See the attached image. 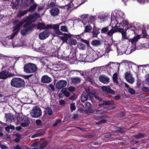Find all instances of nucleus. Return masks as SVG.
Returning <instances> with one entry per match:
<instances>
[{
	"instance_id": "obj_1",
	"label": "nucleus",
	"mask_w": 149,
	"mask_h": 149,
	"mask_svg": "<svg viewBox=\"0 0 149 149\" xmlns=\"http://www.w3.org/2000/svg\"><path fill=\"white\" fill-rule=\"evenodd\" d=\"M10 85L11 86L16 88H21L24 86L25 82L22 78L15 77L11 80Z\"/></svg>"
},
{
	"instance_id": "obj_2",
	"label": "nucleus",
	"mask_w": 149,
	"mask_h": 149,
	"mask_svg": "<svg viewBox=\"0 0 149 149\" xmlns=\"http://www.w3.org/2000/svg\"><path fill=\"white\" fill-rule=\"evenodd\" d=\"M24 72L27 73H31L36 72L38 70L37 65L35 64L29 63L26 64L24 67Z\"/></svg>"
},
{
	"instance_id": "obj_3",
	"label": "nucleus",
	"mask_w": 149,
	"mask_h": 149,
	"mask_svg": "<svg viewBox=\"0 0 149 149\" xmlns=\"http://www.w3.org/2000/svg\"><path fill=\"white\" fill-rule=\"evenodd\" d=\"M24 22L25 23L24 25V28L21 31V33L22 35L27 34L29 31L32 30L36 26V24L27 22V20L25 21Z\"/></svg>"
},
{
	"instance_id": "obj_4",
	"label": "nucleus",
	"mask_w": 149,
	"mask_h": 149,
	"mask_svg": "<svg viewBox=\"0 0 149 149\" xmlns=\"http://www.w3.org/2000/svg\"><path fill=\"white\" fill-rule=\"evenodd\" d=\"M13 24L15 25L13 27V30L14 32L12 35L10 37V39L11 40L13 39L15 36L16 35L20 29V28L22 26L23 24V22L19 21L18 20H16L13 22Z\"/></svg>"
},
{
	"instance_id": "obj_5",
	"label": "nucleus",
	"mask_w": 149,
	"mask_h": 149,
	"mask_svg": "<svg viewBox=\"0 0 149 149\" xmlns=\"http://www.w3.org/2000/svg\"><path fill=\"white\" fill-rule=\"evenodd\" d=\"M42 112L40 108L37 106L33 107L30 113L31 117L33 118L40 117L42 116Z\"/></svg>"
},
{
	"instance_id": "obj_6",
	"label": "nucleus",
	"mask_w": 149,
	"mask_h": 149,
	"mask_svg": "<svg viewBox=\"0 0 149 149\" xmlns=\"http://www.w3.org/2000/svg\"><path fill=\"white\" fill-rule=\"evenodd\" d=\"M40 15L38 13H36L33 15H30L28 17H24L22 19V20L20 22H23V24L24 23L25 21H27V22L32 23L33 22H34L36 20L37 18L40 17Z\"/></svg>"
},
{
	"instance_id": "obj_7",
	"label": "nucleus",
	"mask_w": 149,
	"mask_h": 149,
	"mask_svg": "<svg viewBox=\"0 0 149 149\" xmlns=\"http://www.w3.org/2000/svg\"><path fill=\"white\" fill-rule=\"evenodd\" d=\"M124 76L126 81L130 84H132L134 82V79L130 71L126 72L124 73Z\"/></svg>"
},
{
	"instance_id": "obj_8",
	"label": "nucleus",
	"mask_w": 149,
	"mask_h": 149,
	"mask_svg": "<svg viewBox=\"0 0 149 149\" xmlns=\"http://www.w3.org/2000/svg\"><path fill=\"white\" fill-rule=\"evenodd\" d=\"M47 27L48 29H53L55 33L58 35H62L63 34V33L59 30V24H47Z\"/></svg>"
},
{
	"instance_id": "obj_9",
	"label": "nucleus",
	"mask_w": 149,
	"mask_h": 149,
	"mask_svg": "<svg viewBox=\"0 0 149 149\" xmlns=\"http://www.w3.org/2000/svg\"><path fill=\"white\" fill-rule=\"evenodd\" d=\"M15 76L14 74L6 70L0 72V79H5L8 77H13Z\"/></svg>"
},
{
	"instance_id": "obj_10",
	"label": "nucleus",
	"mask_w": 149,
	"mask_h": 149,
	"mask_svg": "<svg viewBox=\"0 0 149 149\" xmlns=\"http://www.w3.org/2000/svg\"><path fill=\"white\" fill-rule=\"evenodd\" d=\"M67 84V82L65 80H61L58 81L56 84V88L58 89H65L64 88Z\"/></svg>"
},
{
	"instance_id": "obj_11",
	"label": "nucleus",
	"mask_w": 149,
	"mask_h": 149,
	"mask_svg": "<svg viewBox=\"0 0 149 149\" xmlns=\"http://www.w3.org/2000/svg\"><path fill=\"white\" fill-rule=\"evenodd\" d=\"M67 58L70 61H73L76 60V52L74 49H71L70 53Z\"/></svg>"
},
{
	"instance_id": "obj_12",
	"label": "nucleus",
	"mask_w": 149,
	"mask_h": 149,
	"mask_svg": "<svg viewBox=\"0 0 149 149\" xmlns=\"http://www.w3.org/2000/svg\"><path fill=\"white\" fill-rule=\"evenodd\" d=\"M50 31L46 30L40 33L39 34V38L40 39L44 40L47 38L49 36Z\"/></svg>"
},
{
	"instance_id": "obj_13",
	"label": "nucleus",
	"mask_w": 149,
	"mask_h": 149,
	"mask_svg": "<svg viewBox=\"0 0 149 149\" xmlns=\"http://www.w3.org/2000/svg\"><path fill=\"white\" fill-rule=\"evenodd\" d=\"M49 11L51 15L53 17L58 15L60 12L59 9L56 7L52 8Z\"/></svg>"
},
{
	"instance_id": "obj_14",
	"label": "nucleus",
	"mask_w": 149,
	"mask_h": 149,
	"mask_svg": "<svg viewBox=\"0 0 149 149\" xmlns=\"http://www.w3.org/2000/svg\"><path fill=\"white\" fill-rule=\"evenodd\" d=\"M102 90L104 92H107L108 93L112 95H115V92L112 90L109 86H103L102 87Z\"/></svg>"
},
{
	"instance_id": "obj_15",
	"label": "nucleus",
	"mask_w": 149,
	"mask_h": 149,
	"mask_svg": "<svg viewBox=\"0 0 149 149\" xmlns=\"http://www.w3.org/2000/svg\"><path fill=\"white\" fill-rule=\"evenodd\" d=\"M100 81L104 84H107L109 82V79L106 76L102 75L99 77Z\"/></svg>"
},
{
	"instance_id": "obj_16",
	"label": "nucleus",
	"mask_w": 149,
	"mask_h": 149,
	"mask_svg": "<svg viewBox=\"0 0 149 149\" xmlns=\"http://www.w3.org/2000/svg\"><path fill=\"white\" fill-rule=\"evenodd\" d=\"M62 35H63V36L61 37V39L64 42H67L68 40L71 37V35L70 34L66 33H63Z\"/></svg>"
},
{
	"instance_id": "obj_17",
	"label": "nucleus",
	"mask_w": 149,
	"mask_h": 149,
	"mask_svg": "<svg viewBox=\"0 0 149 149\" xmlns=\"http://www.w3.org/2000/svg\"><path fill=\"white\" fill-rule=\"evenodd\" d=\"M5 117H6V121L8 120L10 122H14L15 120V116L11 113H9L6 115Z\"/></svg>"
},
{
	"instance_id": "obj_18",
	"label": "nucleus",
	"mask_w": 149,
	"mask_h": 149,
	"mask_svg": "<svg viewBox=\"0 0 149 149\" xmlns=\"http://www.w3.org/2000/svg\"><path fill=\"white\" fill-rule=\"evenodd\" d=\"M71 84H77L80 83L81 79L78 77H71L70 79Z\"/></svg>"
},
{
	"instance_id": "obj_19",
	"label": "nucleus",
	"mask_w": 149,
	"mask_h": 149,
	"mask_svg": "<svg viewBox=\"0 0 149 149\" xmlns=\"http://www.w3.org/2000/svg\"><path fill=\"white\" fill-rule=\"evenodd\" d=\"M51 81V78L46 75L43 76L41 78V81L42 83H48Z\"/></svg>"
},
{
	"instance_id": "obj_20",
	"label": "nucleus",
	"mask_w": 149,
	"mask_h": 149,
	"mask_svg": "<svg viewBox=\"0 0 149 149\" xmlns=\"http://www.w3.org/2000/svg\"><path fill=\"white\" fill-rule=\"evenodd\" d=\"M37 28L38 29L42 30L43 29H48L47 25H45V23L43 22H39L37 25Z\"/></svg>"
},
{
	"instance_id": "obj_21",
	"label": "nucleus",
	"mask_w": 149,
	"mask_h": 149,
	"mask_svg": "<svg viewBox=\"0 0 149 149\" xmlns=\"http://www.w3.org/2000/svg\"><path fill=\"white\" fill-rule=\"evenodd\" d=\"M29 120L26 118H23L22 119L21 125L24 127H27L29 125Z\"/></svg>"
},
{
	"instance_id": "obj_22",
	"label": "nucleus",
	"mask_w": 149,
	"mask_h": 149,
	"mask_svg": "<svg viewBox=\"0 0 149 149\" xmlns=\"http://www.w3.org/2000/svg\"><path fill=\"white\" fill-rule=\"evenodd\" d=\"M140 38L139 36H137L134 37L132 39H130L128 40L129 42H130L132 44L135 46L136 45V42Z\"/></svg>"
},
{
	"instance_id": "obj_23",
	"label": "nucleus",
	"mask_w": 149,
	"mask_h": 149,
	"mask_svg": "<svg viewBox=\"0 0 149 149\" xmlns=\"http://www.w3.org/2000/svg\"><path fill=\"white\" fill-rule=\"evenodd\" d=\"M124 27L123 28V29L120 32L121 33L122 35V40H123L126 39H128V38L127 37L126 30H124Z\"/></svg>"
},
{
	"instance_id": "obj_24",
	"label": "nucleus",
	"mask_w": 149,
	"mask_h": 149,
	"mask_svg": "<svg viewBox=\"0 0 149 149\" xmlns=\"http://www.w3.org/2000/svg\"><path fill=\"white\" fill-rule=\"evenodd\" d=\"M90 57H92V55H88L86 56V55H80L79 56V61H86L87 59L88 58Z\"/></svg>"
},
{
	"instance_id": "obj_25",
	"label": "nucleus",
	"mask_w": 149,
	"mask_h": 149,
	"mask_svg": "<svg viewBox=\"0 0 149 149\" xmlns=\"http://www.w3.org/2000/svg\"><path fill=\"white\" fill-rule=\"evenodd\" d=\"M67 43L70 45H75L77 44V42L76 40L70 38L68 40Z\"/></svg>"
},
{
	"instance_id": "obj_26",
	"label": "nucleus",
	"mask_w": 149,
	"mask_h": 149,
	"mask_svg": "<svg viewBox=\"0 0 149 149\" xmlns=\"http://www.w3.org/2000/svg\"><path fill=\"white\" fill-rule=\"evenodd\" d=\"M88 96L87 94L85 92H82L81 96V100L82 102H84L88 99Z\"/></svg>"
},
{
	"instance_id": "obj_27",
	"label": "nucleus",
	"mask_w": 149,
	"mask_h": 149,
	"mask_svg": "<svg viewBox=\"0 0 149 149\" xmlns=\"http://www.w3.org/2000/svg\"><path fill=\"white\" fill-rule=\"evenodd\" d=\"M87 94L88 97L91 99L93 97L95 98V96L97 95L96 92L94 90H92L91 91L88 93Z\"/></svg>"
},
{
	"instance_id": "obj_28",
	"label": "nucleus",
	"mask_w": 149,
	"mask_h": 149,
	"mask_svg": "<svg viewBox=\"0 0 149 149\" xmlns=\"http://www.w3.org/2000/svg\"><path fill=\"white\" fill-rule=\"evenodd\" d=\"M91 44L95 46H99L101 45V42L100 40H94L91 41Z\"/></svg>"
},
{
	"instance_id": "obj_29",
	"label": "nucleus",
	"mask_w": 149,
	"mask_h": 149,
	"mask_svg": "<svg viewBox=\"0 0 149 149\" xmlns=\"http://www.w3.org/2000/svg\"><path fill=\"white\" fill-rule=\"evenodd\" d=\"M125 86L126 88H128V92L130 94L134 95L135 94V91L133 89L130 88L129 86L127 83H125Z\"/></svg>"
},
{
	"instance_id": "obj_30",
	"label": "nucleus",
	"mask_w": 149,
	"mask_h": 149,
	"mask_svg": "<svg viewBox=\"0 0 149 149\" xmlns=\"http://www.w3.org/2000/svg\"><path fill=\"white\" fill-rule=\"evenodd\" d=\"M100 32L98 31L96 27H95L93 28V31L92 32L93 37H97V35Z\"/></svg>"
},
{
	"instance_id": "obj_31",
	"label": "nucleus",
	"mask_w": 149,
	"mask_h": 149,
	"mask_svg": "<svg viewBox=\"0 0 149 149\" xmlns=\"http://www.w3.org/2000/svg\"><path fill=\"white\" fill-rule=\"evenodd\" d=\"M122 29V28H118V26L116 25L114 26L111 29L114 33H115L116 32H120Z\"/></svg>"
},
{
	"instance_id": "obj_32",
	"label": "nucleus",
	"mask_w": 149,
	"mask_h": 149,
	"mask_svg": "<svg viewBox=\"0 0 149 149\" xmlns=\"http://www.w3.org/2000/svg\"><path fill=\"white\" fill-rule=\"evenodd\" d=\"M112 77L113 82L117 84L118 85L119 83L117 80V74L116 73H114L113 76Z\"/></svg>"
},
{
	"instance_id": "obj_33",
	"label": "nucleus",
	"mask_w": 149,
	"mask_h": 149,
	"mask_svg": "<svg viewBox=\"0 0 149 149\" xmlns=\"http://www.w3.org/2000/svg\"><path fill=\"white\" fill-rule=\"evenodd\" d=\"M92 30V27L90 25H87L85 27L84 31L85 33H90Z\"/></svg>"
},
{
	"instance_id": "obj_34",
	"label": "nucleus",
	"mask_w": 149,
	"mask_h": 149,
	"mask_svg": "<svg viewBox=\"0 0 149 149\" xmlns=\"http://www.w3.org/2000/svg\"><path fill=\"white\" fill-rule=\"evenodd\" d=\"M114 129L116 130L115 132H116L123 133L124 132V130L123 128L116 127H115Z\"/></svg>"
},
{
	"instance_id": "obj_35",
	"label": "nucleus",
	"mask_w": 149,
	"mask_h": 149,
	"mask_svg": "<svg viewBox=\"0 0 149 149\" xmlns=\"http://www.w3.org/2000/svg\"><path fill=\"white\" fill-rule=\"evenodd\" d=\"M104 105H112L114 104V101L113 100H107V101H104Z\"/></svg>"
},
{
	"instance_id": "obj_36",
	"label": "nucleus",
	"mask_w": 149,
	"mask_h": 149,
	"mask_svg": "<svg viewBox=\"0 0 149 149\" xmlns=\"http://www.w3.org/2000/svg\"><path fill=\"white\" fill-rule=\"evenodd\" d=\"M37 6V5L36 3H34L32 6H31L27 10L28 12L32 11H34Z\"/></svg>"
},
{
	"instance_id": "obj_37",
	"label": "nucleus",
	"mask_w": 149,
	"mask_h": 149,
	"mask_svg": "<svg viewBox=\"0 0 149 149\" xmlns=\"http://www.w3.org/2000/svg\"><path fill=\"white\" fill-rule=\"evenodd\" d=\"M69 2V4L66 5L64 7H67L66 9L68 10H72L73 9L72 8V3L70 1Z\"/></svg>"
},
{
	"instance_id": "obj_38",
	"label": "nucleus",
	"mask_w": 149,
	"mask_h": 149,
	"mask_svg": "<svg viewBox=\"0 0 149 149\" xmlns=\"http://www.w3.org/2000/svg\"><path fill=\"white\" fill-rule=\"evenodd\" d=\"M145 134L143 133H139L136 135L134 136V137L138 139H141L142 138L144 137Z\"/></svg>"
},
{
	"instance_id": "obj_39",
	"label": "nucleus",
	"mask_w": 149,
	"mask_h": 149,
	"mask_svg": "<svg viewBox=\"0 0 149 149\" xmlns=\"http://www.w3.org/2000/svg\"><path fill=\"white\" fill-rule=\"evenodd\" d=\"M128 22L126 20L124 19L123 21H122V23L119 26V27L120 28L124 26L126 27L127 25L128 24Z\"/></svg>"
},
{
	"instance_id": "obj_40",
	"label": "nucleus",
	"mask_w": 149,
	"mask_h": 149,
	"mask_svg": "<svg viewBox=\"0 0 149 149\" xmlns=\"http://www.w3.org/2000/svg\"><path fill=\"white\" fill-rule=\"evenodd\" d=\"M78 48L80 49L84 50L86 49V46L85 45L80 43L77 45Z\"/></svg>"
},
{
	"instance_id": "obj_41",
	"label": "nucleus",
	"mask_w": 149,
	"mask_h": 149,
	"mask_svg": "<svg viewBox=\"0 0 149 149\" xmlns=\"http://www.w3.org/2000/svg\"><path fill=\"white\" fill-rule=\"evenodd\" d=\"M97 54L98 57H101L104 54V53L103 50L100 49L97 51L96 53Z\"/></svg>"
},
{
	"instance_id": "obj_42",
	"label": "nucleus",
	"mask_w": 149,
	"mask_h": 149,
	"mask_svg": "<svg viewBox=\"0 0 149 149\" xmlns=\"http://www.w3.org/2000/svg\"><path fill=\"white\" fill-rule=\"evenodd\" d=\"M67 89H62L61 90V91L64 94V95L66 97H69L70 94L67 91Z\"/></svg>"
},
{
	"instance_id": "obj_43",
	"label": "nucleus",
	"mask_w": 149,
	"mask_h": 149,
	"mask_svg": "<svg viewBox=\"0 0 149 149\" xmlns=\"http://www.w3.org/2000/svg\"><path fill=\"white\" fill-rule=\"evenodd\" d=\"M27 12L28 11L27 10H26L25 11H19L18 13V16L19 17H20L23 16L24 15L26 14Z\"/></svg>"
},
{
	"instance_id": "obj_44",
	"label": "nucleus",
	"mask_w": 149,
	"mask_h": 149,
	"mask_svg": "<svg viewBox=\"0 0 149 149\" xmlns=\"http://www.w3.org/2000/svg\"><path fill=\"white\" fill-rule=\"evenodd\" d=\"M123 18L121 17H118L116 19V20L117 24H119L120 25L122 23V21H123Z\"/></svg>"
},
{
	"instance_id": "obj_45",
	"label": "nucleus",
	"mask_w": 149,
	"mask_h": 149,
	"mask_svg": "<svg viewBox=\"0 0 149 149\" xmlns=\"http://www.w3.org/2000/svg\"><path fill=\"white\" fill-rule=\"evenodd\" d=\"M44 134V133L42 132H39L36 134H34L32 135L31 137L32 138L37 137L39 136H41Z\"/></svg>"
},
{
	"instance_id": "obj_46",
	"label": "nucleus",
	"mask_w": 149,
	"mask_h": 149,
	"mask_svg": "<svg viewBox=\"0 0 149 149\" xmlns=\"http://www.w3.org/2000/svg\"><path fill=\"white\" fill-rule=\"evenodd\" d=\"M46 111L49 116H51L52 114V111L50 107H48L46 109Z\"/></svg>"
},
{
	"instance_id": "obj_47",
	"label": "nucleus",
	"mask_w": 149,
	"mask_h": 149,
	"mask_svg": "<svg viewBox=\"0 0 149 149\" xmlns=\"http://www.w3.org/2000/svg\"><path fill=\"white\" fill-rule=\"evenodd\" d=\"M109 30V29L108 26L103 28L101 30V33H107Z\"/></svg>"
},
{
	"instance_id": "obj_48",
	"label": "nucleus",
	"mask_w": 149,
	"mask_h": 149,
	"mask_svg": "<svg viewBox=\"0 0 149 149\" xmlns=\"http://www.w3.org/2000/svg\"><path fill=\"white\" fill-rule=\"evenodd\" d=\"M47 142H44L42 143L40 145V149H43L47 146Z\"/></svg>"
},
{
	"instance_id": "obj_49",
	"label": "nucleus",
	"mask_w": 149,
	"mask_h": 149,
	"mask_svg": "<svg viewBox=\"0 0 149 149\" xmlns=\"http://www.w3.org/2000/svg\"><path fill=\"white\" fill-rule=\"evenodd\" d=\"M145 80L146 82V84L149 85V74H147L145 77Z\"/></svg>"
},
{
	"instance_id": "obj_50",
	"label": "nucleus",
	"mask_w": 149,
	"mask_h": 149,
	"mask_svg": "<svg viewBox=\"0 0 149 149\" xmlns=\"http://www.w3.org/2000/svg\"><path fill=\"white\" fill-rule=\"evenodd\" d=\"M97 69L95 68H93L91 70L90 72L91 73V76L94 75L97 72Z\"/></svg>"
},
{
	"instance_id": "obj_51",
	"label": "nucleus",
	"mask_w": 149,
	"mask_h": 149,
	"mask_svg": "<svg viewBox=\"0 0 149 149\" xmlns=\"http://www.w3.org/2000/svg\"><path fill=\"white\" fill-rule=\"evenodd\" d=\"M114 33H115L113 32V31L111 29L110 30H109V31L108 30L107 33V35L111 37L112 39L113 35Z\"/></svg>"
},
{
	"instance_id": "obj_52",
	"label": "nucleus",
	"mask_w": 149,
	"mask_h": 149,
	"mask_svg": "<svg viewBox=\"0 0 149 149\" xmlns=\"http://www.w3.org/2000/svg\"><path fill=\"white\" fill-rule=\"evenodd\" d=\"M84 111L86 114L89 113H93V110L91 109V108H88L87 109L84 110Z\"/></svg>"
},
{
	"instance_id": "obj_53",
	"label": "nucleus",
	"mask_w": 149,
	"mask_h": 149,
	"mask_svg": "<svg viewBox=\"0 0 149 149\" xmlns=\"http://www.w3.org/2000/svg\"><path fill=\"white\" fill-rule=\"evenodd\" d=\"M70 109L72 112L76 109L75 103H71L70 104Z\"/></svg>"
},
{
	"instance_id": "obj_54",
	"label": "nucleus",
	"mask_w": 149,
	"mask_h": 149,
	"mask_svg": "<svg viewBox=\"0 0 149 149\" xmlns=\"http://www.w3.org/2000/svg\"><path fill=\"white\" fill-rule=\"evenodd\" d=\"M72 71L78 72L79 73H80V74L81 76H83L84 77V78L85 77V76L84 74V72L83 71L78 70H73Z\"/></svg>"
},
{
	"instance_id": "obj_55",
	"label": "nucleus",
	"mask_w": 149,
	"mask_h": 149,
	"mask_svg": "<svg viewBox=\"0 0 149 149\" xmlns=\"http://www.w3.org/2000/svg\"><path fill=\"white\" fill-rule=\"evenodd\" d=\"M106 121V120L104 119H101V120L100 119L99 122H96V124L97 125H99L102 123H105Z\"/></svg>"
},
{
	"instance_id": "obj_56",
	"label": "nucleus",
	"mask_w": 149,
	"mask_h": 149,
	"mask_svg": "<svg viewBox=\"0 0 149 149\" xmlns=\"http://www.w3.org/2000/svg\"><path fill=\"white\" fill-rule=\"evenodd\" d=\"M61 30L62 31L67 32L68 31L67 27L65 26H62L61 27Z\"/></svg>"
},
{
	"instance_id": "obj_57",
	"label": "nucleus",
	"mask_w": 149,
	"mask_h": 149,
	"mask_svg": "<svg viewBox=\"0 0 149 149\" xmlns=\"http://www.w3.org/2000/svg\"><path fill=\"white\" fill-rule=\"evenodd\" d=\"M61 120L60 119H57L56 120L55 123L54 124V126H56L58 124L61 122Z\"/></svg>"
},
{
	"instance_id": "obj_58",
	"label": "nucleus",
	"mask_w": 149,
	"mask_h": 149,
	"mask_svg": "<svg viewBox=\"0 0 149 149\" xmlns=\"http://www.w3.org/2000/svg\"><path fill=\"white\" fill-rule=\"evenodd\" d=\"M8 40H6V41H3L2 42V43L3 45L4 46H6V47H8L9 46H11L12 45V44H9L7 42Z\"/></svg>"
},
{
	"instance_id": "obj_59",
	"label": "nucleus",
	"mask_w": 149,
	"mask_h": 149,
	"mask_svg": "<svg viewBox=\"0 0 149 149\" xmlns=\"http://www.w3.org/2000/svg\"><path fill=\"white\" fill-rule=\"evenodd\" d=\"M84 33H82L81 34L79 35H75V37L78 40L81 39V36H84Z\"/></svg>"
},
{
	"instance_id": "obj_60",
	"label": "nucleus",
	"mask_w": 149,
	"mask_h": 149,
	"mask_svg": "<svg viewBox=\"0 0 149 149\" xmlns=\"http://www.w3.org/2000/svg\"><path fill=\"white\" fill-rule=\"evenodd\" d=\"M55 5V4L54 2L52 1L51 2L49 3L48 4V6L49 8H53Z\"/></svg>"
},
{
	"instance_id": "obj_61",
	"label": "nucleus",
	"mask_w": 149,
	"mask_h": 149,
	"mask_svg": "<svg viewBox=\"0 0 149 149\" xmlns=\"http://www.w3.org/2000/svg\"><path fill=\"white\" fill-rule=\"evenodd\" d=\"M85 106L88 108H91L92 106L91 104L88 102H87L85 104Z\"/></svg>"
},
{
	"instance_id": "obj_62",
	"label": "nucleus",
	"mask_w": 149,
	"mask_h": 149,
	"mask_svg": "<svg viewBox=\"0 0 149 149\" xmlns=\"http://www.w3.org/2000/svg\"><path fill=\"white\" fill-rule=\"evenodd\" d=\"M133 26L131 24H129V23H128V24L127 25V26L125 27V28H124V30L127 31L128 29H130L131 27V26Z\"/></svg>"
},
{
	"instance_id": "obj_63",
	"label": "nucleus",
	"mask_w": 149,
	"mask_h": 149,
	"mask_svg": "<svg viewBox=\"0 0 149 149\" xmlns=\"http://www.w3.org/2000/svg\"><path fill=\"white\" fill-rule=\"evenodd\" d=\"M112 49L111 48L110 46L109 45L106 49L105 52L107 53H108Z\"/></svg>"
},
{
	"instance_id": "obj_64",
	"label": "nucleus",
	"mask_w": 149,
	"mask_h": 149,
	"mask_svg": "<svg viewBox=\"0 0 149 149\" xmlns=\"http://www.w3.org/2000/svg\"><path fill=\"white\" fill-rule=\"evenodd\" d=\"M142 90L145 92H149V88L143 87L142 89Z\"/></svg>"
}]
</instances>
